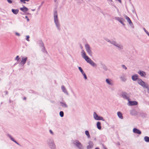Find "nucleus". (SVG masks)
I'll return each instance as SVG.
<instances>
[{
  "label": "nucleus",
  "mask_w": 149,
  "mask_h": 149,
  "mask_svg": "<svg viewBox=\"0 0 149 149\" xmlns=\"http://www.w3.org/2000/svg\"><path fill=\"white\" fill-rule=\"evenodd\" d=\"M147 90H148V93H149V86H148V88H146Z\"/></svg>",
  "instance_id": "39"
},
{
  "label": "nucleus",
  "mask_w": 149,
  "mask_h": 149,
  "mask_svg": "<svg viewBox=\"0 0 149 149\" xmlns=\"http://www.w3.org/2000/svg\"><path fill=\"white\" fill-rule=\"evenodd\" d=\"M93 146V143L92 142L89 143V145L87 146V148L88 149H90Z\"/></svg>",
  "instance_id": "22"
},
{
  "label": "nucleus",
  "mask_w": 149,
  "mask_h": 149,
  "mask_svg": "<svg viewBox=\"0 0 149 149\" xmlns=\"http://www.w3.org/2000/svg\"><path fill=\"white\" fill-rule=\"evenodd\" d=\"M60 104L63 107H67V105L64 103L61 102Z\"/></svg>",
  "instance_id": "27"
},
{
  "label": "nucleus",
  "mask_w": 149,
  "mask_h": 149,
  "mask_svg": "<svg viewBox=\"0 0 149 149\" xmlns=\"http://www.w3.org/2000/svg\"><path fill=\"white\" fill-rule=\"evenodd\" d=\"M105 40L115 46L118 49L121 50L123 49V46L121 44L118 43L114 40L110 41L109 38H106Z\"/></svg>",
  "instance_id": "2"
},
{
  "label": "nucleus",
  "mask_w": 149,
  "mask_h": 149,
  "mask_svg": "<svg viewBox=\"0 0 149 149\" xmlns=\"http://www.w3.org/2000/svg\"><path fill=\"white\" fill-rule=\"evenodd\" d=\"M85 133L86 134L88 138H90V136L89 134V133L88 131H86L85 132Z\"/></svg>",
  "instance_id": "28"
},
{
  "label": "nucleus",
  "mask_w": 149,
  "mask_h": 149,
  "mask_svg": "<svg viewBox=\"0 0 149 149\" xmlns=\"http://www.w3.org/2000/svg\"><path fill=\"white\" fill-rule=\"evenodd\" d=\"M12 12L15 14H17L18 13L19 10L18 9H12Z\"/></svg>",
  "instance_id": "23"
},
{
  "label": "nucleus",
  "mask_w": 149,
  "mask_h": 149,
  "mask_svg": "<svg viewBox=\"0 0 149 149\" xmlns=\"http://www.w3.org/2000/svg\"><path fill=\"white\" fill-rule=\"evenodd\" d=\"M25 18L26 19L27 21L28 22H29V19L28 16H25Z\"/></svg>",
  "instance_id": "33"
},
{
  "label": "nucleus",
  "mask_w": 149,
  "mask_h": 149,
  "mask_svg": "<svg viewBox=\"0 0 149 149\" xmlns=\"http://www.w3.org/2000/svg\"><path fill=\"white\" fill-rule=\"evenodd\" d=\"M26 40L28 41H29V36H26Z\"/></svg>",
  "instance_id": "32"
},
{
  "label": "nucleus",
  "mask_w": 149,
  "mask_h": 149,
  "mask_svg": "<svg viewBox=\"0 0 149 149\" xmlns=\"http://www.w3.org/2000/svg\"><path fill=\"white\" fill-rule=\"evenodd\" d=\"M19 58L18 56H17L15 58V60L17 61H18L19 60Z\"/></svg>",
  "instance_id": "31"
},
{
  "label": "nucleus",
  "mask_w": 149,
  "mask_h": 149,
  "mask_svg": "<svg viewBox=\"0 0 149 149\" xmlns=\"http://www.w3.org/2000/svg\"><path fill=\"white\" fill-rule=\"evenodd\" d=\"M122 67H123V68H124L125 70L127 68L124 65H123Z\"/></svg>",
  "instance_id": "36"
},
{
  "label": "nucleus",
  "mask_w": 149,
  "mask_h": 149,
  "mask_svg": "<svg viewBox=\"0 0 149 149\" xmlns=\"http://www.w3.org/2000/svg\"><path fill=\"white\" fill-rule=\"evenodd\" d=\"M133 132L135 133L140 134H141V132L138 129L134 128L133 129Z\"/></svg>",
  "instance_id": "12"
},
{
  "label": "nucleus",
  "mask_w": 149,
  "mask_h": 149,
  "mask_svg": "<svg viewBox=\"0 0 149 149\" xmlns=\"http://www.w3.org/2000/svg\"><path fill=\"white\" fill-rule=\"evenodd\" d=\"M121 95L122 97L124 99H127L128 100V99H129L127 98L126 93H122L121 94Z\"/></svg>",
  "instance_id": "18"
},
{
  "label": "nucleus",
  "mask_w": 149,
  "mask_h": 149,
  "mask_svg": "<svg viewBox=\"0 0 149 149\" xmlns=\"http://www.w3.org/2000/svg\"><path fill=\"white\" fill-rule=\"evenodd\" d=\"M35 10V9H32L31 10V11H34Z\"/></svg>",
  "instance_id": "42"
},
{
  "label": "nucleus",
  "mask_w": 149,
  "mask_h": 149,
  "mask_svg": "<svg viewBox=\"0 0 149 149\" xmlns=\"http://www.w3.org/2000/svg\"><path fill=\"white\" fill-rule=\"evenodd\" d=\"M54 21L57 27L58 28L59 27L60 25L58 18V15L56 12L54 13Z\"/></svg>",
  "instance_id": "3"
},
{
  "label": "nucleus",
  "mask_w": 149,
  "mask_h": 149,
  "mask_svg": "<svg viewBox=\"0 0 149 149\" xmlns=\"http://www.w3.org/2000/svg\"><path fill=\"white\" fill-rule=\"evenodd\" d=\"M138 83L143 87L145 88H148V85L140 79H139L138 80Z\"/></svg>",
  "instance_id": "5"
},
{
  "label": "nucleus",
  "mask_w": 149,
  "mask_h": 149,
  "mask_svg": "<svg viewBox=\"0 0 149 149\" xmlns=\"http://www.w3.org/2000/svg\"><path fill=\"white\" fill-rule=\"evenodd\" d=\"M111 1H112V0H110Z\"/></svg>",
  "instance_id": "47"
},
{
  "label": "nucleus",
  "mask_w": 149,
  "mask_h": 149,
  "mask_svg": "<svg viewBox=\"0 0 149 149\" xmlns=\"http://www.w3.org/2000/svg\"><path fill=\"white\" fill-rule=\"evenodd\" d=\"M119 21L122 25L125 26V24L123 23L124 19L122 18H118L117 19Z\"/></svg>",
  "instance_id": "15"
},
{
  "label": "nucleus",
  "mask_w": 149,
  "mask_h": 149,
  "mask_svg": "<svg viewBox=\"0 0 149 149\" xmlns=\"http://www.w3.org/2000/svg\"><path fill=\"white\" fill-rule=\"evenodd\" d=\"M61 89L63 91L66 95H68V93L65 88V87L63 86H61Z\"/></svg>",
  "instance_id": "13"
},
{
  "label": "nucleus",
  "mask_w": 149,
  "mask_h": 149,
  "mask_svg": "<svg viewBox=\"0 0 149 149\" xmlns=\"http://www.w3.org/2000/svg\"><path fill=\"white\" fill-rule=\"evenodd\" d=\"M84 76V77L85 79H87V77H86V74Z\"/></svg>",
  "instance_id": "38"
},
{
  "label": "nucleus",
  "mask_w": 149,
  "mask_h": 149,
  "mask_svg": "<svg viewBox=\"0 0 149 149\" xmlns=\"http://www.w3.org/2000/svg\"><path fill=\"white\" fill-rule=\"evenodd\" d=\"M82 74H83V76H84L85 75H86V74H85V73L84 72L83 73H82Z\"/></svg>",
  "instance_id": "41"
},
{
  "label": "nucleus",
  "mask_w": 149,
  "mask_h": 149,
  "mask_svg": "<svg viewBox=\"0 0 149 149\" xmlns=\"http://www.w3.org/2000/svg\"><path fill=\"white\" fill-rule=\"evenodd\" d=\"M49 132H50L52 134H53V132H52V131L51 130H50L49 131Z\"/></svg>",
  "instance_id": "40"
},
{
  "label": "nucleus",
  "mask_w": 149,
  "mask_h": 149,
  "mask_svg": "<svg viewBox=\"0 0 149 149\" xmlns=\"http://www.w3.org/2000/svg\"><path fill=\"white\" fill-rule=\"evenodd\" d=\"M27 58L26 57L22 58L21 63L22 64H24L26 63Z\"/></svg>",
  "instance_id": "14"
},
{
  "label": "nucleus",
  "mask_w": 149,
  "mask_h": 149,
  "mask_svg": "<svg viewBox=\"0 0 149 149\" xmlns=\"http://www.w3.org/2000/svg\"><path fill=\"white\" fill-rule=\"evenodd\" d=\"M145 32L149 36V33H148V32L147 31H146V30H145Z\"/></svg>",
  "instance_id": "37"
},
{
  "label": "nucleus",
  "mask_w": 149,
  "mask_h": 149,
  "mask_svg": "<svg viewBox=\"0 0 149 149\" xmlns=\"http://www.w3.org/2000/svg\"><path fill=\"white\" fill-rule=\"evenodd\" d=\"M144 139L145 141L146 142H149V137L148 136H146L144 138Z\"/></svg>",
  "instance_id": "25"
},
{
  "label": "nucleus",
  "mask_w": 149,
  "mask_h": 149,
  "mask_svg": "<svg viewBox=\"0 0 149 149\" xmlns=\"http://www.w3.org/2000/svg\"><path fill=\"white\" fill-rule=\"evenodd\" d=\"M82 56L83 58L86 61V62L89 63L93 67H96L97 64L95 63L91 59H90L86 54L85 52L83 51L81 52Z\"/></svg>",
  "instance_id": "1"
},
{
  "label": "nucleus",
  "mask_w": 149,
  "mask_h": 149,
  "mask_svg": "<svg viewBox=\"0 0 149 149\" xmlns=\"http://www.w3.org/2000/svg\"><path fill=\"white\" fill-rule=\"evenodd\" d=\"M8 2L10 3H11L12 2V1L10 0H7Z\"/></svg>",
  "instance_id": "34"
},
{
  "label": "nucleus",
  "mask_w": 149,
  "mask_h": 149,
  "mask_svg": "<svg viewBox=\"0 0 149 149\" xmlns=\"http://www.w3.org/2000/svg\"><path fill=\"white\" fill-rule=\"evenodd\" d=\"M49 145L51 148H52V149H55V146L54 143L53 142H52L51 143H50Z\"/></svg>",
  "instance_id": "20"
},
{
  "label": "nucleus",
  "mask_w": 149,
  "mask_h": 149,
  "mask_svg": "<svg viewBox=\"0 0 149 149\" xmlns=\"http://www.w3.org/2000/svg\"><path fill=\"white\" fill-rule=\"evenodd\" d=\"M120 79L122 81H125L126 80V79L125 76L124 75H122L120 77Z\"/></svg>",
  "instance_id": "24"
},
{
  "label": "nucleus",
  "mask_w": 149,
  "mask_h": 149,
  "mask_svg": "<svg viewBox=\"0 0 149 149\" xmlns=\"http://www.w3.org/2000/svg\"><path fill=\"white\" fill-rule=\"evenodd\" d=\"M85 47L88 54L90 56H92V52L89 45L88 44H86L85 45Z\"/></svg>",
  "instance_id": "7"
},
{
  "label": "nucleus",
  "mask_w": 149,
  "mask_h": 149,
  "mask_svg": "<svg viewBox=\"0 0 149 149\" xmlns=\"http://www.w3.org/2000/svg\"><path fill=\"white\" fill-rule=\"evenodd\" d=\"M104 149H107L105 148H104Z\"/></svg>",
  "instance_id": "46"
},
{
  "label": "nucleus",
  "mask_w": 149,
  "mask_h": 149,
  "mask_svg": "<svg viewBox=\"0 0 149 149\" xmlns=\"http://www.w3.org/2000/svg\"><path fill=\"white\" fill-rule=\"evenodd\" d=\"M117 115L118 116L120 119H122L123 118V117L122 116V113L120 111H118L117 112Z\"/></svg>",
  "instance_id": "21"
},
{
  "label": "nucleus",
  "mask_w": 149,
  "mask_h": 149,
  "mask_svg": "<svg viewBox=\"0 0 149 149\" xmlns=\"http://www.w3.org/2000/svg\"><path fill=\"white\" fill-rule=\"evenodd\" d=\"M138 73L141 76H145L146 75L145 73L143 71H139Z\"/></svg>",
  "instance_id": "16"
},
{
  "label": "nucleus",
  "mask_w": 149,
  "mask_h": 149,
  "mask_svg": "<svg viewBox=\"0 0 149 149\" xmlns=\"http://www.w3.org/2000/svg\"><path fill=\"white\" fill-rule=\"evenodd\" d=\"M138 75L137 74H134L132 77V79L134 81L136 80L137 79Z\"/></svg>",
  "instance_id": "19"
},
{
  "label": "nucleus",
  "mask_w": 149,
  "mask_h": 149,
  "mask_svg": "<svg viewBox=\"0 0 149 149\" xmlns=\"http://www.w3.org/2000/svg\"><path fill=\"white\" fill-rule=\"evenodd\" d=\"M74 144L79 149H84L82 144L78 141H74Z\"/></svg>",
  "instance_id": "8"
},
{
  "label": "nucleus",
  "mask_w": 149,
  "mask_h": 149,
  "mask_svg": "<svg viewBox=\"0 0 149 149\" xmlns=\"http://www.w3.org/2000/svg\"><path fill=\"white\" fill-rule=\"evenodd\" d=\"M15 34L17 36H20L19 34L17 32H16Z\"/></svg>",
  "instance_id": "35"
},
{
  "label": "nucleus",
  "mask_w": 149,
  "mask_h": 149,
  "mask_svg": "<svg viewBox=\"0 0 149 149\" xmlns=\"http://www.w3.org/2000/svg\"><path fill=\"white\" fill-rule=\"evenodd\" d=\"M95 149H99V148H96Z\"/></svg>",
  "instance_id": "44"
},
{
  "label": "nucleus",
  "mask_w": 149,
  "mask_h": 149,
  "mask_svg": "<svg viewBox=\"0 0 149 149\" xmlns=\"http://www.w3.org/2000/svg\"><path fill=\"white\" fill-rule=\"evenodd\" d=\"M11 139L13 141V139Z\"/></svg>",
  "instance_id": "45"
},
{
  "label": "nucleus",
  "mask_w": 149,
  "mask_h": 149,
  "mask_svg": "<svg viewBox=\"0 0 149 149\" xmlns=\"http://www.w3.org/2000/svg\"><path fill=\"white\" fill-rule=\"evenodd\" d=\"M106 82L107 84L110 86H112L113 85V81L111 79H106Z\"/></svg>",
  "instance_id": "9"
},
{
  "label": "nucleus",
  "mask_w": 149,
  "mask_h": 149,
  "mask_svg": "<svg viewBox=\"0 0 149 149\" xmlns=\"http://www.w3.org/2000/svg\"><path fill=\"white\" fill-rule=\"evenodd\" d=\"M60 115L61 117H62L63 116V111H60Z\"/></svg>",
  "instance_id": "30"
},
{
  "label": "nucleus",
  "mask_w": 149,
  "mask_h": 149,
  "mask_svg": "<svg viewBox=\"0 0 149 149\" xmlns=\"http://www.w3.org/2000/svg\"><path fill=\"white\" fill-rule=\"evenodd\" d=\"M55 1H56V0H55Z\"/></svg>",
  "instance_id": "48"
},
{
  "label": "nucleus",
  "mask_w": 149,
  "mask_h": 149,
  "mask_svg": "<svg viewBox=\"0 0 149 149\" xmlns=\"http://www.w3.org/2000/svg\"><path fill=\"white\" fill-rule=\"evenodd\" d=\"M118 1H119L120 3L121 2V0H117Z\"/></svg>",
  "instance_id": "43"
},
{
  "label": "nucleus",
  "mask_w": 149,
  "mask_h": 149,
  "mask_svg": "<svg viewBox=\"0 0 149 149\" xmlns=\"http://www.w3.org/2000/svg\"><path fill=\"white\" fill-rule=\"evenodd\" d=\"M125 17L127 21V22L129 23L130 24V25L131 26H133V24L132 22L131 21L130 19V18L128 17L127 16H125Z\"/></svg>",
  "instance_id": "11"
},
{
  "label": "nucleus",
  "mask_w": 149,
  "mask_h": 149,
  "mask_svg": "<svg viewBox=\"0 0 149 149\" xmlns=\"http://www.w3.org/2000/svg\"><path fill=\"white\" fill-rule=\"evenodd\" d=\"M78 68H79V70L81 72L82 74L84 72L83 70L81 68V67H79Z\"/></svg>",
  "instance_id": "29"
},
{
  "label": "nucleus",
  "mask_w": 149,
  "mask_h": 149,
  "mask_svg": "<svg viewBox=\"0 0 149 149\" xmlns=\"http://www.w3.org/2000/svg\"><path fill=\"white\" fill-rule=\"evenodd\" d=\"M101 124L100 122H97L96 124L97 128L99 130H100L101 129Z\"/></svg>",
  "instance_id": "17"
},
{
  "label": "nucleus",
  "mask_w": 149,
  "mask_h": 149,
  "mask_svg": "<svg viewBox=\"0 0 149 149\" xmlns=\"http://www.w3.org/2000/svg\"><path fill=\"white\" fill-rule=\"evenodd\" d=\"M127 100V105L129 106H135L138 104V102L136 101H131L129 99H128Z\"/></svg>",
  "instance_id": "6"
},
{
  "label": "nucleus",
  "mask_w": 149,
  "mask_h": 149,
  "mask_svg": "<svg viewBox=\"0 0 149 149\" xmlns=\"http://www.w3.org/2000/svg\"><path fill=\"white\" fill-rule=\"evenodd\" d=\"M93 117L94 119L96 120H102L103 121H104V119L102 117L99 116L95 112H93Z\"/></svg>",
  "instance_id": "4"
},
{
  "label": "nucleus",
  "mask_w": 149,
  "mask_h": 149,
  "mask_svg": "<svg viewBox=\"0 0 149 149\" xmlns=\"http://www.w3.org/2000/svg\"><path fill=\"white\" fill-rule=\"evenodd\" d=\"M20 9L22 12H26L29 10L28 8L24 6H23L22 7L20 8Z\"/></svg>",
  "instance_id": "10"
},
{
  "label": "nucleus",
  "mask_w": 149,
  "mask_h": 149,
  "mask_svg": "<svg viewBox=\"0 0 149 149\" xmlns=\"http://www.w3.org/2000/svg\"><path fill=\"white\" fill-rule=\"evenodd\" d=\"M30 0H20V1L24 3L25 4L26 2H29Z\"/></svg>",
  "instance_id": "26"
}]
</instances>
